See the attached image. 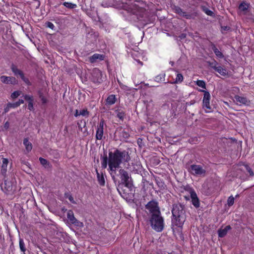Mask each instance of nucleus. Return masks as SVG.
<instances>
[{"label":"nucleus","mask_w":254,"mask_h":254,"mask_svg":"<svg viewBox=\"0 0 254 254\" xmlns=\"http://www.w3.org/2000/svg\"><path fill=\"white\" fill-rule=\"evenodd\" d=\"M128 153L126 151L116 149L114 152H110L108 157V165L110 170L116 172L121 163L127 162L130 160Z\"/></svg>","instance_id":"nucleus-1"},{"label":"nucleus","mask_w":254,"mask_h":254,"mask_svg":"<svg viewBox=\"0 0 254 254\" xmlns=\"http://www.w3.org/2000/svg\"><path fill=\"white\" fill-rule=\"evenodd\" d=\"M104 59L103 55L95 54L89 58V61L91 63H93L98 61H103Z\"/></svg>","instance_id":"nucleus-15"},{"label":"nucleus","mask_w":254,"mask_h":254,"mask_svg":"<svg viewBox=\"0 0 254 254\" xmlns=\"http://www.w3.org/2000/svg\"><path fill=\"white\" fill-rule=\"evenodd\" d=\"M63 5L65 6V7L69 8H74L76 7V4H73L71 2H64L63 3Z\"/></svg>","instance_id":"nucleus-31"},{"label":"nucleus","mask_w":254,"mask_h":254,"mask_svg":"<svg viewBox=\"0 0 254 254\" xmlns=\"http://www.w3.org/2000/svg\"><path fill=\"white\" fill-rule=\"evenodd\" d=\"M104 121L103 120H101L100 123L97 127L96 138L98 140H101L103 136V130L104 126Z\"/></svg>","instance_id":"nucleus-7"},{"label":"nucleus","mask_w":254,"mask_h":254,"mask_svg":"<svg viewBox=\"0 0 254 254\" xmlns=\"http://www.w3.org/2000/svg\"><path fill=\"white\" fill-rule=\"evenodd\" d=\"M117 116L121 120H123L125 117V114L123 111H118Z\"/></svg>","instance_id":"nucleus-38"},{"label":"nucleus","mask_w":254,"mask_h":254,"mask_svg":"<svg viewBox=\"0 0 254 254\" xmlns=\"http://www.w3.org/2000/svg\"><path fill=\"white\" fill-rule=\"evenodd\" d=\"M24 99L28 101V102L29 103V102H32V101H33V97L32 96H29V95H26L24 96Z\"/></svg>","instance_id":"nucleus-43"},{"label":"nucleus","mask_w":254,"mask_h":254,"mask_svg":"<svg viewBox=\"0 0 254 254\" xmlns=\"http://www.w3.org/2000/svg\"><path fill=\"white\" fill-rule=\"evenodd\" d=\"M119 172L121 176V180L126 184V186H127V182L129 178L128 173L123 169H121Z\"/></svg>","instance_id":"nucleus-16"},{"label":"nucleus","mask_w":254,"mask_h":254,"mask_svg":"<svg viewBox=\"0 0 254 254\" xmlns=\"http://www.w3.org/2000/svg\"><path fill=\"white\" fill-rule=\"evenodd\" d=\"M68 199L69 200V201H70L71 203H74V204H75V201L74 200V199H73V197H72L71 195H69V196H68Z\"/></svg>","instance_id":"nucleus-46"},{"label":"nucleus","mask_w":254,"mask_h":254,"mask_svg":"<svg viewBox=\"0 0 254 254\" xmlns=\"http://www.w3.org/2000/svg\"><path fill=\"white\" fill-rule=\"evenodd\" d=\"M151 226L157 232H161L164 228V221L160 214L152 215L150 219Z\"/></svg>","instance_id":"nucleus-3"},{"label":"nucleus","mask_w":254,"mask_h":254,"mask_svg":"<svg viewBox=\"0 0 254 254\" xmlns=\"http://www.w3.org/2000/svg\"><path fill=\"white\" fill-rule=\"evenodd\" d=\"M80 115V114H79V112L77 110H76L74 116L75 117H77Z\"/></svg>","instance_id":"nucleus-47"},{"label":"nucleus","mask_w":254,"mask_h":254,"mask_svg":"<svg viewBox=\"0 0 254 254\" xmlns=\"http://www.w3.org/2000/svg\"><path fill=\"white\" fill-rule=\"evenodd\" d=\"M201 8L207 15L212 16L213 15V12L205 6H201Z\"/></svg>","instance_id":"nucleus-28"},{"label":"nucleus","mask_w":254,"mask_h":254,"mask_svg":"<svg viewBox=\"0 0 254 254\" xmlns=\"http://www.w3.org/2000/svg\"><path fill=\"white\" fill-rule=\"evenodd\" d=\"M172 229L174 237L177 238L183 237L182 226H176L172 224Z\"/></svg>","instance_id":"nucleus-14"},{"label":"nucleus","mask_w":254,"mask_h":254,"mask_svg":"<svg viewBox=\"0 0 254 254\" xmlns=\"http://www.w3.org/2000/svg\"><path fill=\"white\" fill-rule=\"evenodd\" d=\"M8 163V160L7 159L2 158L1 172L3 176H5L7 172Z\"/></svg>","instance_id":"nucleus-19"},{"label":"nucleus","mask_w":254,"mask_h":254,"mask_svg":"<svg viewBox=\"0 0 254 254\" xmlns=\"http://www.w3.org/2000/svg\"><path fill=\"white\" fill-rule=\"evenodd\" d=\"M183 80V76L182 74L178 73L177 75L175 83L181 82Z\"/></svg>","instance_id":"nucleus-35"},{"label":"nucleus","mask_w":254,"mask_h":254,"mask_svg":"<svg viewBox=\"0 0 254 254\" xmlns=\"http://www.w3.org/2000/svg\"><path fill=\"white\" fill-rule=\"evenodd\" d=\"M1 188L5 190L6 193H10L13 190V187L11 183L6 181L2 185Z\"/></svg>","instance_id":"nucleus-17"},{"label":"nucleus","mask_w":254,"mask_h":254,"mask_svg":"<svg viewBox=\"0 0 254 254\" xmlns=\"http://www.w3.org/2000/svg\"><path fill=\"white\" fill-rule=\"evenodd\" d=\"M214 70L218 72L222 76H226L228 74L227 70L221 66H218L217 67H214Z\"/></svg>","instance_id":"nucleus-20"},{"label":"nucleus","mask_w":254,"mask_h":254,"mask_svg":"<svg viewBox=\"0 0 254 254\" xmlns=\"http://www.w3.org/2000/svg\"><path fill=\"white\" fill-rule=\"evenodd\" d=\"M20 95V92L19 91H15L11 94V97L12 98H16L18 97Z\"/></svg>","instance_id":"nucleus-41"},{"label":"nucleus","mask_w":254,"mask_h":254,"mask_svg":"<svg viewBox=\"0 0 254 254\" xmlns=\"http://www.w3.org/2000/svg\"><path fill=\"white\" fill-rule=\"evenodd\" d=\"M79 114L82 116H88L89 115V112L87 109H83L79 111Z\"/></svg>","instance_id":"nucleus-39"},{"label":"nucleus","mask_w":254,"mask_h":254,"mask_svg":"<svg viewBox=\"0 0 254 254\" xmlns=\"http://www.w3.org/2000/svg\"><path fill=\"white\" fill-rule=\"evenodd\" d=\"M116 101V98L114 95H109L106 99V103L108 105H111L114 104Z\"/></svg>","instance_id":"nucleus-22"},{"label":"nucleus","mask_w":254,"mask_h":254,"mask_svg":"<svg viewBox=\"0 0 254 254\" xmlns=\"http://www.w3.org/2000/svg\"><path fill=\"white\" fill-rule=\"evenodd\" d=\"M0 80L1 82L5 84L14 85L17 83V81L16 78L13 76H6L3 75L0 76Z\"/></svg>","instance_id":"nucleus-8"},{"label":"nucleus","mask_w":254,"mask_h":254,"mask_svg":"<svg viewBox=\"0 0 254 254\" xmlns=\"http://www.w3.org/2000/svg\"><path fill=\"white\" fill-rule=\"evenodd\" d=\"M11 70L12 72L14 73L15 75H19L21 77L22 75H24L23 72L20 69H18L15 66L12 65L11 66Z\"/></svg>","instance_id":"nucleus-23"},{"label":"nucleus","mask_w":254,"mask_h":254,"mask_svg":"<svg viewBox=\"0 0 254 254\" xmlns=\"http://www.w3.org/2000/svg\"><path fill=\"white\" fill-rule=\"evenodd\" d=\"M7 111V110H6V109H5V112H6Z\"/></svg>","instance_id":"nucleus-53"},{"label":"nucleus","mask_w":254,"mask_h":254,"mask_svg":"<svg viewBox=\"0 0 254 254\" xmlns=\"http://www.w3.org/2000/svg\"><path fill=\"white\" fill-rule=\"evenodd\" d=\"M196 84L197 85L203 89L206 88L205 83L203 80H198L196 81Z\"/></svg>","instance_id":"nucleus-32"},{"label":"nucleus","mask_w":254,"mask_h":254,"mask_svg":"<svg viewBox=\"0 0 254 254\" xmlns=\"http://www.w3.org/2000/svg\"><path fill=\"white\" fill-rule=\"evenodd\" d=\"M238 196H239V195H238V194H237V195H236V197H238Z\"/></svg>","instance_id":"nucleus-52"},{"label":"nucleus","mask_w":254,"mask_h":254,"mask_svg":"<svg viewBox=\"0 0 254 254\" xmlns=\"http://www.w3.org/2000/svg\"><path fill=\"white\" fill-rule=\"evenodd\" d=\"M190 197L191 198V201L192 204L195 207H198L199 206V199L197 196L196 193L193 190L191 189L190 190Z\"/></svg>","instance_id":"nucleus-13"},{"label":"nucleus","mask_w":254,"mask_h":254,"mask_svg":"<svg viewBox=\"0 0 254 254\" xmlns=\"http://www.w3.org/2000/svg\"><path fill=\"white\" fill-rule=\"evenodd\" d=\"M19 246H20V248L21 250V251L22 252H25V247H24V243L23 242V241L22 239H20V241H19Z\"/></svg>","instance_id":"nucleus-40"},{"label":"nucleus","mask_w":254,"mask_h":254,"mask_svg":"<svg viewBox=\"0 0 254 254\" xmlns=\"http://www.w3.org/2000/svg\"><path fill=\"white\" fill-rule=\"evenodd\" d=\"M4 127L5 128H7L9 127V123L7 122H6L5 123Z\"/></svg>","instance_id":"nucleus-48"},{"label":"nucleus","mask_w":254,"mask_h":254,"mask_svg":"<svg viewBox=\"0 0 254 254\" xmlns=\"http://www.w3.org/2000/svg\"><path fill=\"white\" fill-rule=\"evenodd\" d=\"M23 144L25 146V148L28 152L31 150L32 148V144L28 141L27 138H25L23 140Z\"/></svg>","instance_id":"nucleus-24"},{"label":"nucleus","mask_w":254,"mask_h":254,"mask_svg":"<svg viewBox=\"0 0 254 254\" xmlns=\"http://www.w3.org/2000/svg\"><path fill=\"white\" fill-rule=\"evenodd\" d=\"M102 72L97 69L95 68L92 72V80L94 82H100L101 79Z\"/></svg>","instance_id":"nucleus-11"},{"label":"nucleus","mask_w":254,"mask_h":254,"mask_svg":"<svg viewBox=\"0 0 254 254\" xmlns=\"http://www.w3.org/2000/svg\"><path fill=\"white\" fill-rule=\"evenodd\" d=\"M173 9L174 11L178 14L180 16L185 17L187 19H190L191 18V16L190 14L186 13L185 11H183L182 9L180 7L177 6H174L173 7Z\"/></svg>","instance_id":"nucleus-10"},{"label":"nucleus","mask_w":254,"mask_h":254,"mask_svg":"<svg viewBox=\"0 0 254 254\" xmlns=\"http://www.w3.org/2000/svg\"><path fill=\"white\" fill-rule=\"evenodd\" d=\"M200 91L204 93L202 100V108L204 110L206 113L211 112L212 109L210 104V100L211 98L210 93L207 91L202 90Z\"/></svg>","instance_id":"nucleus-4"},{"label":"nucleus","mask_w":254,"mask_h":254,"mask_svg":"<svg viewBox=\"0 0 254 254\" xmlns=\"http://www.w3.org/2000/svg\"><path fill=\"white\" fill-rule=\"evenodd\" d=\"M108 164V158H107V157H104L103 159L102 163H101L102 168H106L107 167Z\"/></svg>","instance_id":"nucleus-33"},{"label":"nucleus","mask_w":254,"mask_h":254,"mask_svg":"<svg viewBox=\"0 0 254 254\" xmlns=\"http://www.w3.org/2000/svg\"><path fill=\"white\" fill-rule=\"evenodd\" d=\"M28 109L30 110V111H32L34 109V107H33V101H32V102H29L28 103Z\"/></svg>","instance_id":"nucleus-44"},{"label":"nucleus","mask_w":254,"mask_h":254,"mask_svg":"<svg viewBox=\"0 0 254 254\" xmlns=\"http://www.w3.org/2000/svg\"><path fill=\"white\" fill-rule=\"evenodd\" d=\"M137 62L140 64L141 65H142V63L141 62H140V61H137Z\"/></svg>","instance_id":"nucleus-50"},{"label":"nucleus","mask_w":254,"mask_h":254,"mask_svg":"<svg viewBox=\"0 0 254 254\" xmlns=\"http://www.w3.org/2000/svg\"><path fill=\"white\" fill-rule=\"evenodd\" d=\"M222 30H228L229 29V27H222Z\"/></svg>","instance_id":"nucleus-49"},{"label":"nucleus","mask_w":254,"mask_h":254,"mask_svg":"<svg viewBox=\"0 0 254 254\" xmlns=\"http://www.w3.org/2000/svg\"><path fill=\"white\" fill-rule=\"evenodd\" d=\"M21 78L22 79V80L24 82V83L27 85H31V82L30 81V80H29V79L27 77H26L24 75H22L21 77Z\"/></svg>","instance_id":"nucleus-36"},{"label":"nucleus","mask_w":254,"mask_h":254,"mask_svg":"<svg viewBox=\"0 0 254 254\" xmlns=\"http://www.w3.org/2000/svg\"><path fill=\"white\" fill-rule=\"evenodd\" d=\"M24 103V101L22 99L19 100L18 102H16L13 104H9L8 107L10 108H16L20 106V104H23Z\"/></svg>","instance_id":"nucleus-29"},{"label":"nucleus","mask_w":254,"mask_h":254,"mask_svg":"<svg viewBox=\"0 0 254 254\" xmlns=\"http://www.w3.org/2000/svg\"><path fill=\"white\" fill-rule=\"evenodd\" d=\"M96 172L99 184L101 186H104L105 185V179L103 175L102 174H100L97 169Z\"/></svg>","instance_id":"nucleus-21"},{"label":"nucleus","mask_w":254,"mask_h":254,"mask_svg":"<svg viewBox=\"0 0 254 254\" xmlns=\"http://www.w3.org/2000/svg\"><path fill=\"white\" fill-rule=\"evenodd\" d=\"M67 217L69 221L72 223L76 219L74 217L73 213L72 211H69L67 213Z\"/></svg>","instance_id":"nucleus-27"},{"label":"nucleus","mask_w":254,"mask_h":254,"mask_svg":"<svg viewBox=\"0 0 254 254\" xmlns=\"http://www.w3.org/2000/svg\"><path fill=\"white\" fill-rule=\"evenodd\" d=\"M212 49L217 57L219 58H223L224 57L223 54L216 47L215 45L212 46Z\"/></svg>","instance_id":"nucleus-25"},{"label":"nucleus","mask_w":254,"mask_h":254,"mask_svg":"<svg viewBox=\"0 0 254 254\" xmlns=\"http://www.w3.org/2000/svg\"><path fill=\"white\" fill-rule=\"evenodd\" d=\"M189 171L193 175L204 176L206 171L201 166L191 165L188 169Z\"/></svg>","instance_id":"nucleus-5"},{"label":"nucleus","mask_w":254,"mask_h":254,"mask_svg":"<svg viewBox=\"0 0 254 254\" xmlns=\"http://www.w3.org/2000/svg\"><path fill=\"white\" fill-rule=\"evenodd\" d=\"M72 224H74V225H75L77 227H78L79 228H81L83 226V223L79 221L77 219H76L74 221H73Z\"/></svg>","instance_id":"nucleus-37"},{"label":"nucleus","mask_w":254,"mask_h":254,"mask_svg":"<svg viewBox=\"0 0 254 254\" xmlns=\"http://www.w3.org/2000/svg\"><path fill=\"white\" fill-rule=\"evenodd\" d=\"M231 227L230 225L225 226V227H222L218 230V236L220 237H223L226 236L228 231L230 230Z\"/></svg>","instance_id":"nucleus-18"},{"label":"nucleus","mask_w":254,"mask_h":254,"mask_svg":"<svg viewBox=\"0 0 254 254\" xmlns=\"http://www.w3.org/2000/svg\"><path fill=\"white\" fill-rule=\"evenodd\" d=\"M235 198L233 196H230L228 197L227 200V204L229 206H231L233 205L234 203Z\"/></svg>","instance_id":"nucleus-34"},{"label":"nucleus","mask_w":254,"mask_h":254,"mask_svg":"<svg viewBox=\"0 0 254 254\" xmlns=\"http://www.w3.org/2000/svg\"><path fill=\"white\" fill-rule=\"evenodd\" d=\"M234 101L236 102L237 104L240 105H249L250 103V101L246 97L240 96L239 95H236L234 97Z\"/></svg>","instance_id":"nucleus-12"},{"label":"nucleus","mask_w":254,"mask_h":254,"mask_svg":"<svg viewBox=\"0 0 254 254\" xmlns=\"http://www.w3.org/2000/svg\"><path fill=\"white\" fill-rule=\"evenodd\" d=\"M209 66L214 69V67H217L218 63L214 61L213 62H208Z\"/></svg>","instance_id":"nucleus-42"},{"label":"nucleus","mask_w":254,"mask_h":254,"mask_svg":"<svg viewBox=\"0 0 254 254\" xmlns=\"http://www.w3.org/2000/svg\"><path fill=\"white\" fill-rule=\"evenodd\" d=\"M250 9V5L249 3L246 2L245 1H242L239 6V10L240 14H246L249 12Z\"/></svg>","instance_id":"nucleus-9"},{"label":"nucleus","mask_w":254,"mask_h":254,"mask_svg":"<svg viewBox=\"0 0 254 254\" xmlns=\"http://www.w3.org/2000/svg\"><path fill=\"white\" fill-rule=\"evenodd\" d=\"M39 161H40L41 164L43 166H44L45 168H47V167H50L49 163L47 161V160H46V159H44L43 158L40 157L39 158Z\"/></svg>","instance_id":"nucleus-30"},{"label":"nucleus","mask_w":254,"mask_h":254,"mask_svg":"<svg viewBox=\"0 0 254 254\" xmlns=\"http://www.w3.org/2000/svg\"><path fill=\"white\" fill-rule=\"evenodd\" d=\"M172 213L173 215L172 224L176 226H183L185 221V212L184 206L181 204H174Z\"/></svg>","instance_id":"nucleus-2"},{"label":"nucleus","mask_w":254,"mask_h":254,"mask_svg":"<svg viewBox=\"0 0 254 254\" xmlns=\"http://www.w3.org/2000/svg\"><path fill=\"white\" fill-rule=\"evenodd\" d=\"M146 209L152 214V215L160 214V211L158 206L157 203L155 201H151L146 205Z\"/></svg>","instance_id":"nucleus-6"},{"label":"nucleus","mask_w":254,"mask_h":254,"mask_svg":"<svg viewBox=\"0 0 254 254\" xmlns=\"http://www.w3.org/2000/svg\"><path fill=\"white\" fill-rule=\"evenodd\" d=\"M242 170H246L250 174V175L253 176L254 175V172L252 169L248 165H244L242 168Z\"/></svg>","instance_id":"nucleus-26"},{"label":"nucleus","mask_w":254,"mask_h":254,"mask_svg":"<svg viewBox=\"0 0 254 254\" xmlns=\"http://www.w3.org/2000/svg\"><path fill=\"white\" fill-rule=\"evenodd\" d=\"M42 100L43 101V103H45L46 102V100L45 99H44V98H42Z\"/></svg>","instance_id":"nucleus-51"},{"label":"nucleus","mask_w":254,"mask_h":254,"mask_svg":"<svg viewBox=\"0 0 254 254\" xmlns=\"http://www.w3.org/2000/svg\"><path fill=\"white\" fill-rule=\"evenodd\" d=\"M46 25L48 27L51 28V29H54L55 28L54 25L51 22H47L46 23Z\"/></svg>","instance_id":"nucleus-45"}]
</instances>
